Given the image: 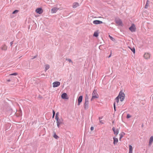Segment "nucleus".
<instances>
[{
	"label": "nucleus",
	"mask_w": 153,
	"mask_h": 153,
	"mask_svg": "<svg viewBox=\"0 0 153 153\" xmlns=\"http://www.w3.org/2000/svg\"><path fill=\"white\" fill-rule=\"evenodd\" d=\"M125 97V95L124 94L120 91L118 97L115 99V100H116L117 102H118L119 100L122 102L124 100Z\"/></svg>",
	"instance_id": "f257e3e1"
},
{
	"label": "nucleus",
	"mask_w": 153,
	"mask_h": 153,
	"mask_svg": "<svg viewBox=\"0 0 153 153\" xmlns=\"http://www.w3.org/2000/svg\"><path fill=\"white\" fill-rule=\"evenodd\" d=\"M92 96L91 99V101H92L94 100L97 99L99 97V95L97 93V91L94 90L93 91L92 94Z\"/></svg>",
	"instance_id": "f03ea898"
},
{
	"label": "nucleus",
	"mask_w": 153,
	"mask_h": 153,
	"mask_svg": "<svg viewBox=\"0 0 153 153\" xmlns=\"http://www.w3.org/2000/svg\"><path fill=\"white\" fill-rule=\"evenodd\" d=\"M56 120V123L57 126L58 128H59L60 125L63 124V120L62 118Z\"/></svg>",
	"instance_id": "7ed1b4c3"
},
{
	"label": "nucleus",
	"mask_w": 153,
	"mask_h": 153,
	"mask_svg": "<svg viewBox=\"0 0 153 153\" xmlns=\"http://www.w3.org/2000/svg\"><path fill=\"white\" fill-rule=\"evenodd\" d=\"M83 99V96L82 95L79 96L77 99V105H80L81 103L82 102Z\"/></svg>",
	"instance_id": "20e7f679"
},
{
	"label": "nucleus",
	"mask_w": 153,
	"mask_h": 153,
	"mask_svg": "<svg viewBox=\"0 0 153 153\" xmlns=\"http://www.w3.org/2000/svg\"><path fill=\"white\" fill-rule=\"evenodd\" d=\"M136 27L135 25L133 24L129 28V30L132 32H134L136 31Z\"/></svg>",
	"instance_id": "39448f33"
},
{
	"label": "nucleus",
	"mask_w": 153,
	"mask_h": 153,
	"mask_svg": "<svg viewBox=\"0 0 153 153\" xmlns=\"http://www.w3.org/2000/svg\"><path fill=\"white\" fill-rule=\"evenodd\" d=\"M36 12L37 13L41 14L43 13V10L42 8H38L36 9Z\"/></svg>",
	"instance_id": "423d86ee"
},
{
	"label": "nucleus",
	"mask_w": 153,
	"mask_h": 153,
	"mask_svg": "<svg viewBox=\"0 0 153 153\" xmlns=\"http://www.w3.org/2000/svg\"><path fill=\"white\" fill-rule=\"evenodd\" d=\"M60 84V82L58 81H56L55 82L53 83V87H58L59 86Z\"/></svg>",
	"instance_id": "0eeeda50"
},
{
	"label": "nucleus",
	"mask_w": 153,
	"mask_h": 153,
	"mask_svg": "<svg viewBox=\"0 0 153 153\" xmlns=\"http://www.w3.org/2000/svg\"><path fill=\"white\" fill-rule=\"evenodd\" d=\"M93 23L95 25H98L102 24L103 23V22L100 20H95L93 21Z\"/></svg>",
	"instance_id": "6e6552de"
},
{
	"label": "nucleus",
	"mask_w": 153,
	"mask_h": 153,
	"mask_svg": "<svg viewBox=\"0 0 153 153\" xmlns=\"http://www.w3.org/2000/svg\"><path fill=\"white\" fill-rule=\"evenodd\" d=\"M88 104H89V102L88 101H85L84 104V108L85 110H87L88 108Z\"/></svg>",
	"instance_id": "1a4fd4ad"
},
{
	"label": "nucleus",
	"mask_w": 153,
	"mask_h": 153,
	"mask_svg": "<svg viewBox=\"0 0 153 153\" xmlns=\"http://www.w3.org/2000/svg\"><path fill=\"white\" fill-rule=\"evenodd\" d=\"M59 10V8L56 7H53L51 9V13H56Z\"/></svg>",
	"instance_id": "9d476101"
},
{
	"label": "nucleus",
	"mask_w": 153,
	"mask_h": 153,
	"mask_svg": "<svg viewBox=\"0 0 153 153\" xmlns=\"http://www.w3.org/2000/svg\"><path fill=\"white\" fill-rule=\"evenodd\" d=\"M62 98L63 99H68L67 95L65 93H64L62 94L61 95Z\"/></svg>",
	"instance_id": "9b49d317"
},
{
	"label": "nucleus",
	"mask_w": 153,
	"mask_h": 153,
	"mask_svg": "<svg viewBox=\"0 0 153 153\" xmlns=\"http://www.w3.org/2000/svg\"><path fill=\"white\" fill-rule=\"evenodd\" d=\"M144 57L145 59H149L150 57V55L149 53H145L144 54Z\"/></svg>",
	"instance_id": "f8f14e48"
},
{
	"label": "nucleus",
	"mask_w": 153,
	"mask_h": 153,
	"mask_svg": "<svg viewBox=\"0 0 153 153\" xmlns=\"http://www.w3.org/2000/svg\"><path fill=\"white\" fill-rule=\"evenodd\" d=\"M116 23L117 24L119 25H122V23L120 19H117L116 20Z\"/></svg>",
	"instance_id": "ddd939ff"
},
{
	"label": "nucleus",
	"mask_w": 153,
	"mask_h": 153,
	"mask_svg": "<svg viewBox=\"0 0 153 153\" xmlns=\"http://www.w3.org/2000/svg\"><path fill=\"white\" fill-rule=\"evenodd\" d=\"M79 4L78 2H74L73 4V7L74 8H75L79 6Z\"/></svg>",
	"instance_id": "4468645a"
},
{
	"label": "nucleus",
	"mask_w": 153,
	"mask_h": 153,
	"mask_svg": "<svg viewBox=\"0 0 153 153\" xmlns=\"http://www.w3.org/2000/svg\"><path fill=\"white\" fill-rule=\"evenodd\" d=\"M153 141V137L152 136L150 138L149 141V145H151Z\"/></svg>",
	"instance_id": "2eb2a0df"
},
{
	"label": "nucleus",
	"mask_w": 153,
	"mask_h": 153,
	"mask_svg": "<svg viewBox=\"0 0 153 153\" xmlns=\"http://www.w3.org/2000/svg\"><path fill=\"white\" fill-rule=\"evenodd\" d=\"M129 153H132V151L133 150V148L131 146V145H129Z\"/></svg>",
	"instance_id": "dca6fc26"
},
{
	"label": "nucleus",
	"mask_w": 153,
	"mask_h": 153,
	"mask_svg": "<svg viewBox=\"0 0 153 153\" xmlns=\"http://www.w3.org/2000/svg\"><path fill=\"white\" fill-rule=\"evenodd\" d=\"M7 46H6L5 45H3L2 47L1 48V49L2 50L6 51L7 50Z\"/></svg>",
	"instance_id": "f3484780"
},
{
	"label": "nucleus",
	"mask_w": 153,
	"mask_h": 153,
	"mask_svg": "<svg viewBox=\"0 0 153 153\" xmlns=\"http://www.w3.org/2000/svg\"><path fill=\"white\" fill-rule=\"evenodd\" d=\"M53 134H54V135H53V137L55 138V139H57L58 138H59V137L57 136V135L56 134V133L55 132H53Z\"/></svg>",
	"instance_id": "a211bd4d"
},
{
	"label": "nucleus",
	"mask_w": 153,
	"mask_h": 153,
	"mask_svg": "<svg viewBox=\"0 0 153 153\" xmlns=\"http://www.w3.org/2000/svg\"><path fill=\"white\" fill-rule=\"evenodd\" d=\"M45 66V71H46L48 69L50 68V66L49 65H46Z\"/></svg>",
	"instance_id": "6ab92c4d"
},
{
	"label": "nucleus",
	"mask_w": 153,
	"mask_h": 153,
	"mask_svg": "<svg viewBox=\"0 0 153 153\" xmlns=\"http://www.w3.org/2000/svg\"><path fill=\"white\" fill-rule=\"evenodd\" d=\"M125 133H123L119 134L120 136L119 140L120 141H121V138L123 137Z\"/></svg>",
	"instance_id": "aec40b11"
},
{
	"label": "nucleus",
	"mask_w": 153,
	"mask_h": 153,
	"mask_svg": "<svg viewBox=\"0 0 153 153\" xmlns=\"http://www.w3.org/2000/svg\"><path fill=\"white\" fill-rule=\"evenodd\" d=\"M93 36L94 37H97L98 36V33L97 32H95L94 33Z\"/></svg>",
	"instance_id": "412c9836"
},
{
	"label": "nucleus",
	"mask_w": 153,
	"mask_h": 153,
	"mask_svg": "<svg viewBox=\"0 0 153 153\" xmlns=\"http://www.w3.org/2000/svg\"><path fill=\"white\" fill-rule=\"evenodd\" d=\"M85 101H88V96L87 94L85 95Z\"/></svg>",
	"instance_id": "4be33fe9"
},
{
	"label": "nucleus",
	"mask_w": 153,
	"mask_h": 153,
	"mask_svg": "<svg viewBox=\"0 0 153 153\" xmlns=\"http://www.w3.org/2000/svg\"><path fill=\"white\" fill-rule=\"evenodd\" d=\"M149 1H147L146 4L145 6V8H147L149 7Z\"/></svg>",
	"instance_id": "5701e85b"
},
{
	"label": "nucleus",
	"mask_w": 153,
	"mask_h": 153,
	"mask_svg": "<svg viewBox=\"0 0 153 153\" xmlns=\"http://www.w3.org/2000/svg\"><path fill=\"white\" fill-rule=\"evenodd\" d=\"M59 114V113L58 112H57L56 113L55 116V119L56 120L58 119L59 117H58V115Z\"/></svg>",
	"instance_id": "b1692460"
},
{
	"label": "nucleus",
	"mask_w": 153,
	"mask_h": 153,
	"mask_svg": "<svg viewBox=\"0 0 153 153\" xmlns=\"http://www.w3.org/2000/svg\"><path fill=\"white\" fill-rule=\"evenodd\" d=\"M19 11V10H14L12 13V14H15L17 13Z\"/></svg>",
	"instance_id": "393cba45"
},
{
	"label": "nucleus",
	"mask_w": 153,
	"mask_h": 153,
	"mask_svg": "<svg viewBox=\"0 0 153 153\" xmlns=\"http://www.w3.org/2000/svg\"><path fill=\"white\" fill-rule=\"evenodd\" d=\"M66 60H67L69 62H71L72 64L73 63V62L72 61V60L70 59H66Z\"/></svg>",
	"instance_id": "a878e982"
},
{
	"label": "nucleus",
	"mask_w": 153,
	"mask_h": 153,
	"mask_svg": "<svg viewBox=\"0 0 153 153\" xmlns=\"http://www.w3.org/2000/svg\"><path fill=\"white\" fill-rule=\"evenodd\" d=\"M18 74L16 73H13L10 74V76H16Z\"/></svg>",
	"instance_id": "bb28decb"
},
{
	"label": "nucleus",
	"mask_w": 153,
	"mask_h": 153,
	"mask_svg": "<svg viewBox=\"0 0 153 153\" xmlns=\"http://www.w3.org/2000/svg\"><path fill=\"white\" fill-rule=\"evenodd\" d=\"M109 37L110 39L113 41H114L115 40V39L114 38H113L111 36L109 35Z\"/></svg>",
	"instance_id": "cd10ccee"
},
{
	"label": "nucleus",
	"mask_w": 153,
	"mask_h": 153,
	"mask_svg": "<svg viewBox=\"0 0 153 153\" xmlns=\"http://www.w3.org/2000/svg\"><path fill=\"white\" fill-rule=\"evenodd\" d=\"M55 112L54 110H53V116H52V118H54L55 115Z\"/></svg>",
	"instance_id": "c85d7f7f"
},
{
	"label": "nucleus",
	"mask_w": 153,
	"mask_h": 153,
	"mask_svg": "<svg viewBox=\"0 0 153 153\" xmlns=\"http://www.w3.org/2000/svg\"><path fill=\"white\" fill-rule=\"evenodd\" d=\"M131 117V116L129 114H127L126 117L127 118H129Z\"/></svg>",
	"instance_id": "c756f323"
},
{
	"label": "nucleus",
	"mask_w": 153,
	"mask_h": 153,
	"mask_svg": "<svg viewBox=\"0 0 153 153\" xmlns=\"http://www.w3.org/2000/svg\"><path fill=\"white\" fill-rule=\"evenodd\" d=\"M103 46V45H100L99 46V48L100 49V50H102V46Z\"/></svg>",
	"instance_id": "7c9ffc66"
},
{
	"label": "nucleus",
	"mask_w": 153,
	"mask_h": 153,
	"mask_svg": "<svg viewBox=\"0 0 153 153\" xmlns=\"http://www.w3.org/2000/svg\"><path fill=\"white\" fill-rule=\"evenodd\" d=\"M111 54H112V51H111V53H110V55L108 56V58H110V57H111Z\"/></svg>",
	"instance_id": "2f4dec72"
},
{
	"label": "nucleus",
	"mask_w": 153,
	"mask_h": 153,
	"mask_svg": "<svg viewBox=\"0 0 153 153\" xmlns=\"http://www.w3.org/2000/svg\"><path fill=\"white\" fill-rule=\"evenodd\" d=\"M113 144H114V145H115V137H113Z\"/></svg>",
	"instance_id": "473e14b6"
},
{
	"label": "nucleus",
	"mask_w": 153,
	"mask_h": 153,
	"mask_svg": "<svg viewBox=\"0 0 153 153\" xmlns=\"http://www.w3.org/2000/svg\"><path fill=\"white\" fill-rule=\"evenodd\" d=\"M131 50L133 51L134 53L135 52V50L134 48L131 49Z\"/></svg>",
	"instance_id": "72a5a7b5"
},
{
	"label": "nucleus",
	"mask_w": 153,
	"mask_h": 153,
	"mask_svg": "<svg viewBox=\"0 0 153 153\" xmlns=\"http://www.w3.org/2000/svg\"><path fill=\"white\" fill-rule=\"evenodd\" d=\"M118 142V139L117 138H115V143H117Z\"/></svg>",
	"instance_id": "f704fd0d"
},
{
	"label": "nucleus",
	"mask_w": 153,
	"mask_h": 153,
	"mask_svg": "<svg viewBox=\"0 0 153 153\" xmlns=\"http://www.w3.org/2000/svg\"><path fill=\"white\" fill-rule=\"evenodd\" d=\"M94 129V127H91V131H93Z\"/></svg>",
	"instance_id": "c9c22d12"
},
{
	"label": "nucleus",
	"mask_w": 153,
	"mask_h": 153,
	"mask_svg": "<svg viewBox=\"0 0 153 153\" xmlns=\"http://www.w3.org/2000/svg\"><path fill=\"white\" fill-rule=\"evenodd\" d=\"M37 55H36V56H34L33 58H32L31 59H34L36 57H37Z\"/></svg>",
	"instance_id": "e433bc0d"
},
{
	"label": "nucleus",
	"mask_w": 153,
	"mask_h": 153,
	"mask_svg": "<svg viewBox=\"0 0 153 153\" xmlns=\"http://www.w3.org/2000/svg\"><path fill=\"white\" fill-rule=\"evenodd\" d=\"M100 122L102 124H103V123L102 122V120H100Z\"/></svg>",
	"instance_id": "4c0bfd02"
},
{
	"label": "nucleus",
	"mask_w": 153,
	"mask_h": 153,
	"mask_svg": "<svg viewBox=\"0 0 153 153\" xmlns=\"http://www.w3.org/2000/svg\"><path fill=\"white\" fill-rule=\"evenodd\" d=\"M112 129L114 131V134H115V128L113 127Z\"/></svg>",
	"instance_id": "58836bf2"
},
{
	"label": "nucleus",
	"mask_w": 153,
	"mask_h": 153,
	"mask_svg": "<svg viewBox=\"0 0 153 153\" xmlns=\"http://www.w3.org/2000/svg\"><path fill=\"white\" fill-rule=\"evenodd\" d=\"M118 133V130H116L115 131V134H117Z\"/></svg>",
	"instance_id": "ea45409f"
},
{
	"label": "nucleus",
	"mask_w": 153,
	"mask_h": 153,
	"mask_svg": "<svg viewBox=\"0 0 153 153\" xmlns=\"http://www.w3.org/2000/svg\"><path fill=\"white\" fill-rule=\"evenodd\" d=\"M13 42H10V45L11 46H12V45L13 44Z\"/></svg>",
	"instance_id": "a19ab883"
},
{
	"label": "nucleus",
	"mask_w": 153,
	"mask_h": 153,
	"mask_svg": "<svg viewBox=\"0 0 153 153\" xmlns=\"http://www.w3.org/2000/svg\"><path fill=\"white\" fill-rule=\"evenodd\" d=\"M113 107H114V109L115 110V102H114V103H113Z\"/></svg>",
	"instance_id": "79ce46f5"
},
{
	"label": "nucleus",
	"mask_w": 153,
	"mask_h": 153,
	"mask_svg": "<svg viewBox=\"0 0 153 153\" xmlns=\"http://www.w3.org/2000/svg\"><path fill=\"white\" fill-rule=\"evenodd\" d=\"M102 118V117H99V119L100 120V119Z\"/></svg>",
	"instance_id": "37998d69"
},
{
	"label": "nucleus",
	"mask_w": 153,
	"mask_h": 153,
	"mask_svg": "<svg viewBox=\"0 0 153 153\" xmlns=\"http://www.w3.org/2000/svg\"><path fill=\"white\" fill-rule=\"evenodd\" d=\"M7 81L8 82H10V79H8L7 80Z\"/></svg>",
	"instance_id": "c03bdc74"
},
{
	"label": "nucleus",
	"mask_w": 153,
	"mask_h": 153,
	"mask_svg": "<svg viewBox=\"0 0 153 153\" xmlns=\"http://www.w3.org/2000/svg\"><path fill=\"white\" fill-rule=\"evenodd\" d=\"M112 123H113V124L114 123V121L112 122Z\"/></svg>",
	"instance_id": "a18cd8bd"
}]
</instances>
